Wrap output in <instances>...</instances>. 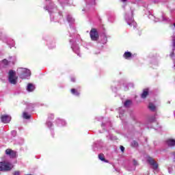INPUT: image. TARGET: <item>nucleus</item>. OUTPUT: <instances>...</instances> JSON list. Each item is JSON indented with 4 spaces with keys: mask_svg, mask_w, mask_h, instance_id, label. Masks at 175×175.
I'll list each match as a JSON object with an SVG mask.
<instances>
[{
    "mask_svg": "<svg viewBox=\"0 0 175 175\" xmlns=\"http://www.w3.org/2000/svg\"><path fill=\"white\" fill-rule=\"evenodd\" d=\"M13 167V164L8 161L0 162V172H10Z\"/></svg>",
    "mask_w": 175,
    "mask_h": 175,
    "instance_id": "f257e3e1",
    "label": "nucleus"
},
{
    "mask_svg": "<svg viewBox=\"0 0 175 175\" xmlns=\"http://www.w3.org/2000/svg\"><path fill=\"white\" fill-rule=\"evenodd\" d=\"M21 79H28L31 76V70L21 68L18 70Z\"/></svg>",
    "mask_w": 175,
    "mask_h": 175,
    "instance_id": "f03ea898",
    "label": "nucleus"
},
{
    "mask_svg": "<svg viewBox=\"0 0 175 175\" xmlns=\"http://www.w3.org/2000/svg\"><path fill=\"white\" fill-rule=\"evenodd\" d=\"M125 20L128 24V25H130L131 27H133L134 28H136V22L133 20V17H132V15H129L128 14H126L125 15Z\"/></svg>",
    "mask_w": 175,
    "mask_h": 175,
    "instance_id": "7ed1b4c3",
    "label": "nucleus"
},
{
    "mask_svg": "<svg viewBox=\"0 0 175 175\" xmlns=\"http://www.w3.org/2000/svg\"><path fill=\"white\" fill-rule=\"evenodd\" d=\"M8 80L11 84H16L17 83V77H16V72L13 70H10Z\"/></svg>",
    "mask_w": 175,
    "mask_h": 175,
    "instance_id": "20e7f679",
    "label": "nucleus"
},
{
    "mask_svg": "<svg viewBox=\"0 0 175 175\" xmlns=\"http://www.w3.org/2000/svg\"><path fill=\"white\" fill-rule=\"evenodd\" d=\"M90 38L92 40L96 41L99 39V34H98V31L96 29H92L90 32Z\"/></svg>",
    "mask_w": 175,
    "mask_h": 175,
    "instance_id": "39448f33",
    "label": "nucleus"
},
{
    "mask_svg": "<svg viewBox=\"0 0 175 175\" xmlns=\"http://www.w3.org/2000/svg\"><path fill=\"white\" fill-rule=\"evenodd\" d=\"M148 162L150 163V165H151V166H152V169H154V170H157V169H158V163H157L155 161L152 159V158L148 157Z\"/></svg>",
    "mask_w": 175,
    "mask_h": 175,
    "instance_id": "423d86ee",
    "label": "nucleus"
},
{
    "mask_svg": "<svg viewBox=\"0 0 175 175\" xmlns=\"http://www.w3.org/2000/svg\"><path fill=\"white\" fill-rule=\"evenodd\" d=\"M1 119V122H3V124H9V122H10V120H12V118L8 115H3Z\"/></svg>",
    "mask_w": 175,
    "mask_h": 175,
    "instance_id": "0eeeda50",
    "label": "nucleus"
},
{
    "mask_svg": "<svg viewBox=\"0 0 175 175\" xmlns=\"http://www.w3.org/2000/svg\"><path fill=\"white\" fill-rule=\"evenodd\" d=\"M6 155H9L10 158H16V155H17L16 151H14L11 149H7L5 150Z\"/></svg>",
    "mask_w": 175,
    "mask_h": 175,
    "instance_id": "6e6552de",
    "label": "nucleus"
},
{
    "mask_svg": "<svg viewBox=\"0 0 175 175\" xmlns=\"http://www.w3.org/2000/svg\"><path fill=\"white\" fill-rule=\"evenodd\" d=\"M35 90V85H33V84L32 83H29L27 85V90L29 92H32V91H33Z\"/></svg>",
    "mask_w": 175,
    "mask_h": 175,
    "instance_id": "1a4fd4ad",
    "label": "nucleus"
},
{
    "mask_svg": "<svg viewBox=\"0 0 175 175\" xmlns=\"http://www.w3.org/2000/svg\"><path fill=\"white\" fill-rule=\"evenodd\" d=\"M167 144L169 147H174L175 140L170 139L167 140Z\"/></svg>",
    "mask_w": 175,
    "mask_h": 175,
    "instance_id": "9d476101",
    "label": "nucleus"
},
{
    "mask_svg": "<svg viewBox=\"0 0 175 175\" xmlns=\"http://www.w3.org/2000/svg\"><path fill=\"white\" fill-rule=\"evenodd\" d=\"M148 95V89H145L144 90L142 94H141V98H142V99H146Z\"/></svg>",
    "mask_w": 175,
    "mask_h": 175,
    "instance_id": "9b49d317",
    "label": "nucleus"
},
{
    "mask_svg": "<svg viewBox=\"0 0 175 175\" xmlns=\"http://www.w3.org/2000/svg\"><path fill=\"white\" fill-rule=\"evenodd\" d=\"M148 109L151 111H155L157 110V107H155V105L152 104V103H150L148 105Z\"/></svg>",
    "mask_w": 175,
    "mask_h": 175,
    "instance_id": "f8f14e48",
    "label": "nucleus"
},
{
    "mask_svg": "<svg viewBox=\"0 0 175 175\" xmlns=\"http://www.w3.org/2000/svg\"><path fill=\"white\" fill-rule=\"evenodd\" d=\"M57 124L58 125V126H61V125L64 126L66 124V122L64 120H62L61 119H58L57 120Z\"/></svg>",
    "mask_w": 175,
    "mask_h": 175,
    "instance_id": "ddd939ff",
    "label": "nucleus"
},
{
    "mask_svg": "<svg viewBox=\"0 0 175 175\" xmlns=\"http://www.w3.org/2000/svg\"><path fill=\"white\" fill-rule=\"evenodd\" d=\"M123 57L126 58V59H128V58H131L132 57V53H131V52H125Z\"/></svg>",
    "mask_w": 175,
    "mask_h": 175,
    "instance_id": "4468645a",
    "label": "nucleus"
},
{
    "mask_svg": "<svg viewBox=\"0 0 175 175\" xmlns=\"http://www.w3.org/2000/svg\"><path fill=\"white\" fill-rule=\"evenodd\" d=\"M23 118H25V120H29V118H31V115L27 112H23Z\"/></svg>",
    "mask_w": 175,
    "mask_h": 175,
    "instance_id": "2eb2a0df",
    "label": "nucleus"
},
{
    "mask_svg": "<svg viewBox=\"0 0 175 175\" xmlns=\"http://www.w3.org/2000/svg\"><path fill=\"white\" fill-rule=\"evenodd\" d=\"M71 92L72 94H73V95H75L76 96H79V95H80V93L77 92L75 89H72Z\"/></svg>",
    "mask_w": 175,
    "mask_h": 175,
    "instance_id": "dca6fc26",
    "label": "nucleus"
},
{
    "mask_svg": "<svg viewBox=\"0 0 175 175\" xmlns=\"http://www.w3.org/2000/svg\"><path fill=\"white\" fill-rule=\"evenodd\" d=\"M131 100H127L125 103H124V107H129V106H131Z\"/></svg>",
    "mask_w": 175,
    "mask_h": 175,
    "instance_id": "f3484780",
    "label": "nucleus"
},
{
    "mask_svg": "<svg viewBox=\"0 0 175 175\" xmlns=\"http://www.w3.org/2000/svg\"><path fill=\"white\" fill-rule=\"evenodd\" d=\"M98 158H99L100 161H105V155H103V154H98Z\"/></svg>",
    "mask_w": 175,
    "mask_h": 175,
    "instance_id": "a211bd4d",
    "label": "nucleus"
},
{
    "mask_svg": "<svg viewBox=\"0 0 175 175\" xmlns=\"http://www.w3.org/2000/svg\"><path fill=\"white\" fill-rule=\"evenodd\" d=\"M72 50H73V51H74L75 53H76V54H77V55H80V53H79V48L75 47V48H73Z\"/></svg>",
    "mask_w": 175,
    "mask_h": 175,
    "instance_id": "6ab92c4d",
    "label": "nucleus"
},
{
    "mask_svg": "<svg viewBox=\"0 0 175 175\" xmlns=\"http://www.w3.org/2000/svg\"><path fill=\"white\" fill-rule=\"evenodd\" d=\"M67 20L68 21V23H74L75 22V19H73L72 17L70 16H68L67 17Z\"/></svg>",
    "mask_w": 175,
    "mask_h": 175,
    "instance_id": "aec40b11",
    "label": "nucleus"
},
{
    "mask_svg": "<svg viewBox=\"0 0 175 175\" xmlns=\"http://www.w3.org/2000/svg\"><path fill=\"white\" fill-rule=\"evenodd\" d=\"M131 145L133 146V147H137L138 144L136 142V141H133Z\"/></svg>",
    "mask_w": 175,
    "mask_h": 175,
    "instance_id": "412c9836",
    "label": "nucleus"
},
{
    "mask_svg": "<svg viewBox=\"0 0 175 175\" xmlns=\"http://www.w3.org/2000/svg\"><path fill=\"white\" fill-rule=\"evenodd\" d=\"M2 64H3L4 65H8V64H9V62H8L7 59H3L2 61Z\"/></svg>",
    "mask_w": 175,
    "mask_h": 175,
    "instance_id": "4be33fe9",
    "label": "nucleus"
},
{
    "mask_svg": "<svg viewBox=\"0 0 175 175\" xmlns=\"http://www.w3.org/2000/svg\"><path fill=\"white\" fill-rule=\"evenodd\" d=\"M11 135H12L13 136H16V135H17V132H16V131H12L11 132Z\"/></svg>",
    "mask_w": 175,
    "mask_h": 175,
    "instance_id": "5701e85b",
    "label": "nucleus"
},
{
    "mask_svg": "<svg viewBox=\"0 0 175 175\" xmlns=\"http://www.w3.org/2000/svg\"><path fill=\"white\" fill-rule=\"evenodd\" d=\"M47 126L50 128L51 126H53V123H51V122H47Z\"/></svg>",
    "mask_w": 175,
    "mask_h": 175,
    "instance_id": "b1692460",
    "label": "nucleus"
},
{
    "mask_svg": "<svg viewBox=\"0 0 175 175\" xmlns=\"http://www.w3.org/2000/svg\"><path fill=\"white\" fill-rule=\"evenodd\" d=\"M120 150L122 152H124V151H125V148L122 146H120Z\"/></svg>",
    "mask_w": 175,
    "mask_h": 175,
    "instance_id": "393cba45",
    "label": "nucleus"
},
{
    "mask_svg": "<svg viewBox=\"0 0 175 175\" xmlns=\"http://www.w3.org/2000/svg\"><path fill=\"white\" fill-rule=\"evenodd\" d=\"M14 175H20V171H15Z\"/></svg>",
    "mask_w": 175,
    "mask_h": 175,
    "instance_id": "a878e982",
    "label": "nucleus"
},
{
    "mask_svg": "<svg viewBox=\"0 0 175 175\" xmlns=\"http://www.w3.org/2000/svg\"><path fill=\"white\" fill-rule=\"evenodd\" d=\"M173 47L175 49V39L174 37L173 38Z\"/></svg>",
    "mask_w": 175,
    "mask_h": 175,
    "instance_id": "bb28decb",
    "label": "nucleus"
},
{
    "mask_svg": "<svg viewBox=\"0 0 175 175\" xmlns=\"http://www.w3.org/2000/svg\"><path fill=\"white\" fill-rule=\"evenodd\" d=\"M154 121H155V118L150 119V122H154Z\"/></svg>",
    "mask_w": 175,
    "mask_h": 175,
    "instance_id": "cd10ccee",
    "label": "nucleus"
},
{
    "mask_svg": "<svg viewBox=\"0 0 175 175\" xmlns=\"http://www.w3.org/2000/svg\"><path fill=\"white\" fill-rule=\"evenodd\" d=\"M133 164L135 165H137V161H136V160H133Z\"/></svg>",
    "mask_w": 175,
    "mask_h": 175,
    "instance_id": "c85d7f7f",
    "label": "nucleus"
},
{
    "mask_svg": "<svg viewBox=\"0 0 175 175\" xmlns=\"http://www.w3.org/2000/svg\"><path fill=\"white\" fill-rule=\"evenodd\" d=\"M71 81H73V83H75V78H71Z\"/></svg>",
    "mask_w": 175,
    "mask_h": 175,
    "instance_id": "c756f323",
    "label": "nucleus"
},
{
    "mask_svg": "<svg viewBox=\"0 0 175 175\" xmlns=\"http://www.w3.org/2000/svg\"><path fill=\"white\" fill-rule=\"evenodd\" d=\"M173 55H174V53L170 54V57H173Z\"/></svg>",
    "mask_w": 175,
    "mask_h": 175,
    "instance_id": "7c9ffc66",
    "label": "nucleus"
},
{
    "mask_svg": "<svg viewBox=\"0 0 175 175\" xmlns=\"http://www.w3.org/2000/svg\"><path fill=\"white\" fill-rule=\"evenodd\" d=\"M122 2H126V0H121Z\"/></svg>",
    "mask_w": 175,
    "mask_h": 175,
    "instance_id": "2f4dec72",
    "label": "nucleus"
},
{
    "mask_svg": "<svg viewBox=\"0 0 175 175\" xmlns=\"http://www.w3.org/2000/svg\"><path fill=\"white\" fill-rule=\"evenodd\" d=\"M46 10H48V11L49 12V13H50V12H51V11L50 10V9H46Z\"/></svg>",
    "mask_w": 175,
    "mask_h": 175,
    "instance_id": "473e14b6",
    "label": "nucleus"
},
{
    "mask_svg": "<svg viewBox=\"0 0 175 175\" xmlns=\"http://www.w3.org/2000/svg\"><path fill=\"white\" fill-rule=\"evenodd\" d=\"M174 27H175V23H174Z\"/></svg>",
    "mask_w": 175,
    "mask_h": 175,
    "instance_id": "72a5a7b5",
    "label": "nucleus"
}]
</instances>
